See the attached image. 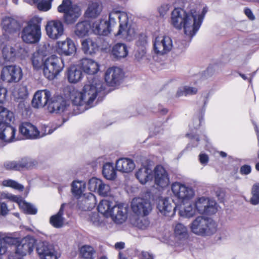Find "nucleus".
<instances>
[{"label":"nucleus","instance_id":"1","mask_svg":"<svg viewBox=\"0 0 259 259\" xmlns=\"http://www.w3.org/2000/svg\"><path fill=\"white\" fill-rule=\"evenodd\" d=\"M105 89V85L101 79L91 76L88 78L81 91L70 88L66 92L73 105L77 106L81 113L94 106V101Z\"/></svg>","mask_w":259,"mask_h":259},{"label":"nucleus","instance_id":"2","mask_svg":"<svg viewBox=\"0 0 259 259\" xmlns=\"http://www.w3.org/2000/svg\"><path fill=\"white\" fill-rule=\"evenodd\" d=\"M207 11L206 8H203L201 13L196 10L187 13L182 9L176 8L171 13L170 24L177 29L183 28L186 35L192 37L199 30Z\"/></svg>","mask_w":259,"mask_h":259},{"label":"nucleus","instance_id":"3","mask_svg":"<svg viewBox=\"0 0 259 259\" xmlns=\"http://www.w3.org/2000/svg\"><path fill=\"white\" fill-rule=\"evenodd\" d=\"M117 19L119 20V25L115 35L128 41L133 40L136 37V32L129 21L127 14L124 12L113 10L109 13V22L114 25L116 24Z\"/></svg>","mask_w":259,"mask_h":259},{"label":"nucleus","instance_id":"4","mask_svg":"<svg viewBox=\"0 0 259 259\" xmlns=\"http://www.w3.org/2000/svg\"><path fill=\"white\" fill-rule=\"evenodd\" d=\"M41 18L34 16L30 19L21 31V38L27 44H36L41 37Z\"/></svg>","mask_w":259,"mask_h":259},{"label":"nucleus","instance_id":"5","mask_svg":"<svg viewBox=\"0 0 259 259\" xmlns=\"http://www.w3.org/2000/svg\"><path fill=\"white\" fill-rule=\"evenodd\" d=\"M190 228L191 232L197 235L209 236L217 231V224L211 219L199 216L192 222Z\"/></svg>","mask_w":259,"mask_h":259},{"label":"nucleus","instance_id":"6","mask_svg":"<svg viewBox=\"0 0 259 259\" xmlns=\"http://www.w3.org/2000/svg\"><path fill=\"white\" fill-rule=\"evenodd\" d=\"M57 9L59 13H64V21L67 24H73L81 14L80 7L72 5L70 0H63Z\"/></svg>","mask_w":259,"mask_h":259},{"label":"nucleus","instance_id":"7","mask_svg":"<svg viewBox=\"0 0 259 259\" xmlns=\"http://www.w3.org/2000/svg\"><path fill=\"white\" fill-rule=\"evenodd\" d=\"M63 67V60L56 55H52L45 59L44 74L49 80L53 79L62 70Z\"/></svg>","mask_w":259,"mask_h":259},{"label":"nucleus","instance_id":"8","mask_svg":"<svg viewBox=\"0 0 259 259\" xmlns=\"http://www.w3.org/2000/svg\"><path fill=\"white\" fill-rule=\"evenodd\" d=\"M194 206L196 207L197 212L201 214H213L218 210L215 201L204 196L197 198L195 201Z\"/></svg>","mask_w":259,"mask_h":259},{"label":"nucleus","instance_id":"9","mask_svg":"<svg viewBox=\"0 0 259 259\" xmlns=\"http://www.w3.org/2000/svg\"><path fill=\"white\" fill-rule=\"evenodd\" d=\"M22 77L23 72L21 68L16 65L4 66L1 72V79L6 83L18 82Z\"/></svg>","mask_w":259,"mask_h":259},{"label":"nucleus","instance_id":"10","mask_svg":"<svg viewBox=\"0 0 259 259\" xmlns=\"http://www.w3.org/2000/svg\"><path fill=\"white\" fill-rule=\"evenodd\" d=\"M71 105L68 101L60 96L52 97L48 106V110L52 113H65L69 111Z\"/></svg>","mask_w":259,"mask_h":259},{"label":"nucleus","instance_id":"11","mask_svg":"<svg viewBox=\"0 0 259 259\" xmlns=\"http://www.w3.org/2000/svg\"><path fill=\"white\" fill-rule=\"evenodd\" d=\"M131 206L133 212L137 215H148L152 209L149 200L141 197L134 198Z\"/></svg>","mask_w":259,"mask_h":259},{"label":"nucleus","instance_id":"12","mask_svg":"<svg viewBox=\"0 0 259 259\" xmlns=\"http://www.w3.org/2000/svg\"><path fill=\"white\" fill-rule=\"evenodd\" d=\"M173 47L172 39L168 36H158L155 37L153 41L154 51L158 55L166 54L172 50Z\"/></svg>","mask_w":259,"mask_h":259},{"label":"nucleus","instance_id":"13","mask_svg":"<svg viewBox=\"0 0 259 259\" xmlns=\"http://www.w3.org/2000/svg\"><path fill=\"white\" fill-rule=\"evenodd\" d=\"M171 189L174 196L181 201L189 200L195 194L191 187L178 182L173 183Z\"/></svg>","mask_w":259,"mask_h":259},{"label":"nucleus","instance_id":"14","mask_svg":"<svg viewBox=\"0 0 259 259\" xmlns=\"http://www.w3.org/2000/svg\"><path fill=\"white\" fill-rule=\"evenodd\" d=\"M88 188L90 191L96 192L102 196H108L111 194L110 186L96 178H92L89 181Z\"/></svg>","mask_w":259,"mask_h":259},{"label":"nucleus","instance_id":"15","mask_svg":"<svg viewBox=\"0 0 259 259\" xmlns=\"http://www.w3.org/2000/svg\"><path fill=\"white\" fill-rule=\"evenodd\" d=\"M45 29L47 35L52 39H57L64 33V26L59 20H51L47 22Z\"/></svg>","mask_w":259,"mask_h":259},{"label":"nucleus","instance_id":"16","mask_svg":"<svg viewBox=\"0 0 259 259\" xmlns=\"http://www.w3.org/2000/svg\"><path fill=\"white\" fill-rule=\"evenodd\" d=\"M157 208L162 215L172 217L175 214L176 206L171 199L161 197L157 201Z\"/></svg>","mask_w":259,"mask_h":259},{"label":"nucleus","instance_id":"17","mask_svg":"<svg viewBox=\"0 0 259 259\" xmlns=\"http://www.w3.org/2000/svg\"><path fill=\"white\" fill-rule=\"evenodd\" d=\"M36 244L35 239L31 236H26L22 239L16 247L15 253L23 256L30 253L34 249Z\"/></svg>","mask_w":259,"mask_h":259},{"label":"nucleus","instance_id":"18","mask_svg":"<svg viewBox=\"0 0 259 259\" xmlns=\"http://www.w3.org/2000/svg\"><path fill=\"white\" fill-rule=\"evenodd\" d=\"M36 251L40 259H58L54 246L47 242H39Z\"/></svg>","mask_w":259,"mask_h":259},{"label":"nucleus","instance_id":"19","mask_svg":"<svg viewBox=\"0 0 259 259\" xmlns=\"http://www.w3.org/2000/svg\"><path fill=\"white\" fill-rule=\"evenodd\" d=\"M25 50L21 47L20 44H16L14 46L7 44L2 47V55L4 59L7 61H13L17 56L22 55Z\"/></svg>","mask_w":259,"mask_h":259},{"label":"nucleus","instance_id":"20","mask_svg":"<svg viewBox=\"0 0 259 259\" xmlns=\"http://www.w3.org/2000/svg\"><path fill=\"white\" fill-rule=\"evenodd\" d=\"M52 98V93L48 90L37 91L34 95L32 101V105L34 108H40L45 105H49Z\"/></svg>","mask_w":259,"mask_h":259},{"label":"nucleus","instance_id":"21","mask_svg":"<svg viewBox=\"0 0 259 259\" xmlns=\"http://www.w3.org/2000/svg\"><path fill=\"white\" fill-rule=\"evenodd\" d=\"M76 50L74 41L69 37L64 40L58 41L56 43V51L60 55L70 56L75 53Z\"/></svg>","mask_w":259,"mask_h":259},{"label":"nucleus","instance_id":"22","mask_svg":"<svg viewBox=\"0 0 259 259\" xmlns=\"http://www.w3.org/2000/svg\"><path fill=\"white\" fill-rule=\"evenodd\" d=\"M122 76V71L118 67L108 68L105 73V80L110 86H113L119 83Z\"/></svg>","mask_w":259,"mask_h":259},{"label":"nucleus","instance_id":"23","mask_svg":"<svg viewBox=\"0 0 259 259\" xmlns=\"http://www.w3.org/2000/svg\"><path fill=\"white\" fill-rule=\"evenodd\" d=\"M113 26L108 21L101 19L95 21L92 25V29L94 33L100 35L106 36L111 31V27Z\"/></svg>","mask_w":259,"mask_h":259},{"label":"nucleus","instance_id":"24","mask_svg":"<svg viewBox=\"0 0 259 259\" xmlns=\"http://www.w3.org/2000/svg\"><path fill=\"white\" fill-rule=\"evenodd\" d=\"M20 133L26 138L35 139L40 138V133L36 126L30 122H23L19 126Z\"/></svg>","mask_w":259,"mask_h":259},{"label":"nucleus","instance_id":"25","mask_svg":"<svg viewBox=\"0 0 259 259\" xmlns=\"http://www.w3.org/2000/svg\"><path fill=\"white\" fill-rule=\"evenodd\" d=\"M112 220L116 224H122L127 217V207L124 204H117L112 208L111 215Z\"/></svg>","mask_w":259,"mask_h":259},{"label":"nucleus","instance_id":"26","mask_svg":"<svg viewBox=\"0 0 259 259\" xmlns=\"http://www.w3.org/2000/svg\"><path fill=\"white\" fill-rule=\"evenodd\" d=\"M155 183L157 186L164 188L169 183V179L165 169L160 165L157 166L154 169Z\"/></svg>","mask_w":259,"mask_h":259},{"label":"nucleus","instance_id":"27","mask_svg":"<svg viewBox=\"0 0 259 259\" xmlns=\"http://www.w3.org/2000/svg\"><path fill=\"white\" fill-rule=\"evenodd\" d=\"M80 68L86 74L94 75L100 69L99 63L91 59L84 58L79 63Z\"/></svg>","mask_w":259,"mask_h":259},{"label":"nucleus","instance_id":"28","mask_svg":"<svg viewBox=\"0 0 259 259\" xmlns=\"http://www.w3.org/2000/svg\"><path fill=\"white\" fill-rule=\"evenodd\" d=\"M16 131V129L11 126L0 124V139L7 143L20 140L15 137Z\"/></svg>","mask_w":259,"mask_h":259},{"label":"nucleus","instance_id":"29","mask_svg":"<svg viewBox=\"0 0 259 259\" xmlns=\"http://www.w3.org/2000/svg\"><path fill=\"white\" fill-rule=\"evenodd\" d=\"M116 170L124 173H128L132 171L135 168V164L134 161L127 158H121L116 162Z\"/></svg>","mask_w":259,"mask_h":259},{"label":"nucleus","instance_id":"30","mask_svg":"<svg viewBox=\"0 0 259 259\" xmlns=\"http://www.w3.org/2000/svg\"><path fill=\"white\" fill-rule=\"evenodd\" d=\"M1 26L2 29L7 33H14L19 27L17 21L11 17H4L2 20Z\"/></svg>","mask_w":259,"mask_h":259},{"label":"nucleus","instance_id":"31","mask_svg":"<svg viewBox=\"0 0 259 259\" xmlns=\"http://www.w3.org/2000/svg\"><path fill=\"white\" fill-rule=\"evenodd\" d=\"M81 47L83 52L87 55L95 54L99 50L97 40L92 38L83 39L81 41Z\"/></svg>","mask_w":259,"mask_h":259},{"label":"nucleus","instance_id":"32","mask_svg":"<svg viewBox=\"0 0 259 259\" xmlns=\"http://www.w3.org/2000/svg\"><path fill=\"white\" fill-rule=\"evenodd\" d=\"M147 40L145 36L139 40L137 42V48L135 51V59L141 62L146 59V45Z\"/></svg>","mask_w":259,"mask_h":259},{"label":"nucleus","instance_id":"33","mask_svg":"<svg viewBox=\"0 0 259 259\" xmlns=\"http://www.w3.org/2000/svg\"><path fill=\"white\" fill-rule=\"evenodd\" d=\"M67 78L69 82L75 83L82 78V73L80 67L75 65L71 66L67 70Z\"/></svg>","mask_w":259,"mask_h":259},{"label":"nucleus","instance_id":"34","mask_svg":"<svg viewBox=\"0 0 259 259\" xmlns=\"http://www.w3.org/2000/svg\"><path fill=\"white\" fill-rule=\"evenodd\" d=\"M65 205L64 203L62 204L59 211L50 219V224L56 228H61L64 224L65 218L63 215Z\"/></svg>","mask_w":259,"mask_h":259},{"label":"nucleus","instance_id":"35","mask_svg":"<svg viewBox=\"0 0 259 259\" xmlns=\"http://www.w3.org/2000/svg\"><path fill=\"white\" fill-rule=\"evenodd\" d=\"M136 176L141 184H145L152 179V170L149 167L144 166L138 170Z\"/></svg>","mask_w":259,"mask_h":259},{"label":"nucleus","instance_id":"36","mask_svg":"<svg viewBox=\"0 0 259 259\" xmlns=\"http://www.w3.org/2000/svg\"><path fill=\"white\" fill-rule=\"evenodd\" d=\"M115 205V203L107 199L101 201L98 205V209L100 213L106 218L109 217L112 212V208Z\"/></svg>","mask_w":259,"mask_h":259},{"label":"nucleus","instance_id":"37","mask_svg":"<svg viewBox=\"0 0 259 259\" xmlns=\"http://www.w3.org/2000/svg\"><path fill=\"white\" fill-rule=\"evenodd\" d=\"M102 10L101 4L97 2L89 4L84 15L87 18H95L100 15Z\"/></svg>","mask_w":259,"mask_h":259},{"label":"nucleus","instance_id":"38","mask_svg":"<svg viewBox=\"0 0 259 259\" xmlns=\"http://www.w3.org/2000/svg\"><path fill=\"white\" fill-rule=\"evenodd\" d=\"M86 188V184L82 181H74L71 185V192L76 199H80L83 194Z\"/></svg>","mask_w":259,"mask_h":259},{"label":"nucleus","instance_id":"39","mask_svg":"<svg viewBox=\"0 0 259 259\" xmlns=\"http://www.w3.org/2000/svg\"><path fill=\"white\" fill-rule=\"evenodd\" d=\"M91 28V25L89 21L79 22L75 26L74 33L77 36L82 37L88 34Z\"/></svg>","mask_w":259,"mask_h":259},{"label":"nucleus","instance_id":"40","mask_svg":"<svg viewBox=\"0 0 259 259\" xmlns=\"http://www.w3.org/2000/svg\"><path fill=\"white\" fill-rule=\"evenodd\" d=\"M19 242L18 238L12 236L11 234H5L0 233V246L5 248V253L7 250L6 244L15 245Z\"/></svg>","mask_w":259,"mask_h":259},{"label":"nucleus","instance_id":"41","mask_svg":"<svg viewBox=\"0 0 259 259\" xmlns=\"http://www.w3.org/2000/svg\"><path fill=\"white\" fill-rule=\"evenodd\" d=\"M102 173L104 177L107 180H114L116 178V171L113 164L111 162L106 163L103 166Z\"/></svg>","mask_w":259,"mask_h":259},{"label":"nucleus","instance_id":"42","mask_svg":"<svg viewBox=\"0 0 259 259\" xmlns=\"http://www.w3.org/2000/svg\"><path fill=\"white\" fill-rule=\"evenodd\" d=\"M14 119V116L12 112L0 106V124H10Z\"/></svg>","mask_w":259,"mask_h":259},{"label":"nucleus","instance_id":"43","mask_svg":"<svg viewBox=\"0 0 259 259\" xmlns=\"http://www.w3.org/2000/svg\"><path fill=\"white\" fill-rule=\"evenodd\" d=\"M113 55L117 58H124L128 54L126 46L122 43H118L112 49Z\"/></svg>","mask_w":259,"mask_h":259},{"label":"nucleus","instance_id":"44","mask_svg":"<svg viewBox=\"0 0 259 259\" xmlns=\"http://www.w3.org/2000/svg\"><path fill=\"white\" fill-rule=\"evenodd\" d=\"M26 3L32 5L36 4L39 10L46 12L51 8V2L52 0H25Z\"/></svg>","mask_w":259,"mask_h":259},{"label":"nucleus","instance_id":"45","mask_svg":"<svg viewBox=\"0 0 259 259\" xmlns=\"http://www.w3.org/2000/svg\"><path fill=\"white\" fill-rule=\"evenodd\" d=\"M79 255L85 259H93L96 253L95 249L90 245H84L79 248Z\"/></svg>","mask_w":259,"mask_h":259},{"label":"nucleus","instance_id":"46","mask_svg":"<svg viewBox=\"0 0 259 259\" xmlns=\"http://www.w3.org/2000/svg\"><path fill=\"white\" fill-rule=\"evenodd\" d=\"M197 210L194 205L189 204L185 205L184 208L179 211V214L181 217L185 218H190L196 214Z\"/></svg>","mask_w":259,"mask_h":259},{"label":"nucleus","instance_id":"47","mask_svg":"<svg viewBox=\"0 0 259 259\" xmlns=\"http://www.w3.org/2000/svg\"><path fill=\"white\" fill-rule=\"evenodd\" d=\"M45 61L44 57L38 53H34L31 58L32 64L36 70L44 67Z\"/></svg>","mask_w":259,"mask_h":259},{"label":"nucleus","instance_id":"48","mask_svg":"<svg viewBox=\"0 0 259 259\" xmlns=\"http://www.w3.org/2000/svg\"><path fill=\"white\" fill-rule=\"evenodd\" d=\"M198 91V89L195 87L185 85L180 87L177 91L176 96L178 97L185 96H189L195 95Z\"/></svg>","mask_w":259,"mask_h":259},{"label":"nucleus","instance_id":"49","mask_svg":"<svg viewBox=\"0 0 259 259\" xmlns=\"http://www.w3.org/2000/svg\"><path fill=\"white\" fill-rule=\"evenodd\" d=\"M174 233L176 237L179 239L185 238L188 235V230L183 224L178 223L174 227Z\"/></svg>","mask_w":259,"mask_h":259},{"label":"nucleus","instance_id":"50","mask_svg":"<svg viewBox=\"0 0 259 259\" xmlns=\"http://www.w3.org/2000/svg\"><path fill=\"white\" fill-rule=\"evenodd\" d=\"M79 199H81L80 201L83 202L82 204L87 208L94 206L96 203V197L91 193L83 194Z\"/></svg>","mask_w":259,"mask_h":259},{"label":"nucleus","instance_id":"51","mask_svg":"<svg viewBox=\"0 0 259 259\" xmlns=\"http://www.w3.org/2000/svg\"><path fill=\"white\" fill-rule=\"evenodd\" d=\"M18 204L25 213L30 214H35L37 212V209L36 208H35L32 204L23 201L21 197Z\"/></svg>","mask_w":259,"mask_h":259},{"label":"nucleus","instance_id":"52","mask_svg":"<svg viewBox=\"0 0 259 259\" xmlns=\"http://www.w3.org/2000/svg\"><path fill=\"white\" fill-rule=\"evenodd\" d=\"M19 166V170L23 168H30L35 166L37 164V162L34 159L24 157L21 160H18Z\"/></svg>","mask_w":259,"mask_h":259},{"label":"nucleus","instance_id":"53","mask_svg":"<svg viewBox=\"0 0 259 259\" xmlns=\"http://www.w3.org/2000/svg\"><path fill=\"white\" fill-rule=\"evenodd\" d=\"M251 197L250 202L253 205L259 204V183L254 184L251 188Z\"/></svg>","mask_w":259,"mask_h":259},{"label":"nucleus","instance_id":"54","mask_svg":"<svg viewBox=\"0 0 259 259\" xmlns=\"http://www.w3.org/2000/svg\"><path fill=\"white\" fill-rule=\"evenodd\" d=\"M139 217L137 219L134 223L135 225L140 229H147L150 225L149 220L146 217L147 215H138Z\"/></svg>","mask_w":259,"mask_h":259},{"label":"nucleus","instance_id":"55","mask_svg":"<svg viewBox=\"0 0 259 259\" xmlns=\"http://www.w3.org/2000/svg\"><path fill=\"white\" fill-rule=\"evenodd\" d=\"M2 185L5 187H11L20 191H22L24 189V186L22 185L11 179H8L3 181Z\"/></svg>","mask_w":259,"mask_h":259},{"label":"nucleus","instance_id":"56","mask_svg":"<svg viewBox=\"0 0 259 259\" xmlns=\"http://www.w3.org/2000/svg\"><path fill=\"white\" fill-rule=\"evenodd\" d=\"M14 93L15 96H18L19 98H25L28 96L27 87L24 85H19L15 89Z\"/></svg>","mask_w":259,"mask_h":259},{"label":"nucleus","instance_id":"57","mask_svg":"<svg viewBox=\"0 0 259 259\" xmlns=\"http://www.w3.org/2000/svg\"><path fill=\"white\" fill-rule=\"evenodd\" d=\"M20 198L21 197H18L6 192H3L0 195L1 199H8L12 201L16 202L17 203L20 201Z\"/></svg>","mask_w":259,"mask_h":259},{"label":"nucleus","instance_id":"58","mask_svg":"<svg viewBox=\"0 0 259 259\" xmlns=\"http://www.w3.org/2000/svg\"><path fill=\"white\" fill-rule=\"evenodd\" d=\"M5 167L8 170H19L18 161H8L4 163Z\"/></svg>","mask_w":259,"mask_h":259},{"label":"nucleus","instance_id":"59","mask_svg":"<svg viewBox=\"0 0 259 259\" xmlns=\"http://www.w3.org/2000/svg\"><path fill=\"white\" fill-rule=\"evenodd\" d=\"M90 219L91 222L95 226H99L103 222L102 219L97 212H91L90 214Z\"/></svg>","mask_w":259,"mask_h":259},{"label":"nucleus","instance_id":"60","mask_svg":"<svg viewBox=\"0 0 259 259\" xmlns=\"http://www.w3.org/2000/svg\"><path fill=\"white\" fill-rule=\"evenodd\" d=\"M187 46V43L185 40H178L176 41L175 45H174L173 48L178 51H183Z\"/></svg>","mask_w":259,"mask_h":259},{"label":"nucleus","instance_id":"61","mask_svg":"<svg viewBox=\"0 0 259 259\" xmlns=\"http://www.w3.org/2000/svg\"><path fill=\"white\" fill-rule=\"evenodd\" d=\"M7 96V89L4 87L0 86V103H4L6 102Z\"/></svg>","mask_w":259,"mask_h":259},{"label":"nucleus","instance_id":"62","mask_svg":"<svg viewBox=\"0 0 259 259\" xmlns=\"http://www.w3.org/2000/svg\"><path fill=\"white\" fill-rule=\"evenodd\" d=\"M169 9V5L168 4H162L158 8V11L161 16H163L166 14Z\"/></svg>","mask_w":259,"mask_h":259},{"label":"nucleus","instance_id":"63","mask_svg":"<svg viewBox=\"0 0 259 259\" xmlns=\"http://www.w3.org/2000/svg\"><path fill=\"white\" fill-rule=\"evenodd\" d=\"M251 172V167L248 165H244L240 168V172L242 174L248 175Z\"/></svg>","mask_w":259,"mask_h":259},{"label":"nucleus","instance_id":"64","mask_svg":"<svg viewBox=\"0 0 259 259\" xmlns=\"http://www.w3.org/2000/svg\"><path fill=\"white\" fill-rule=\"evenodd\" d=\"M141 259H153L154 256L152 254L147 252L143 251L141 254Z\"/></svg>","mask_w":259,"mask_h":259}]
</instances>
